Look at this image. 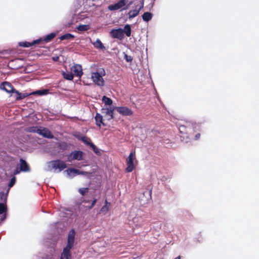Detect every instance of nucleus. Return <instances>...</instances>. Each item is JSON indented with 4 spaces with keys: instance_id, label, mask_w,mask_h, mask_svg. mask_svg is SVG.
Here are the masks:
<instances>
[{
    "instance_id": "nucleus-22",
    "label": "nucleus",
    "mask_w": 259,
    "mask_h": 259,
    "mask_svg": "<svg viewBox=\"0 0 259 259\" xmlns=\"http://www.w3.org/2000/svg\"><path fill=\"white\" fill-rule=\"evenodd\" d=\"M137 7L138 6L136 7V8L135 10L129 11L128 13L129 19H132L139 14L140 11L141 10L137 8Z\"/></svg>"
},
{
    "instance_id": "nucleus-18",
    "label": "nucleus",
    "mask_w": 259,
    "mask_h": 259,
    "mask_svg": "<svg viewBox=\"0 0 259 259\" xmlns=\"http://www.w3.org/2000/svg\"><path fill=\"white\" fill-rule=\"evenodd\" d=\"M95 120L96 121V124L97 126L100 127L101 125L106 126V124L104 122L103 116L99 113H96L95 116Z\"/></svg>"
},
{
    "instance_id": "nucleus-55",
    "label": "nucleus",
    "mask_w": 259,
    "mask_h": 259,
    "mask_svg": "<svg viewBox=\"0 0 259 259\" xmlns=\"http://www.w3.org/2000/svg\"><path fill=\"white\" fill-rule=\"evenodd\" d=\"M25 72H26V73H29V72H31V71H27V68H25Z\"/></svg>"
},
{
    "instance_id": "nucleus-21",
    "label": "nucleus",
    "mask_w": 259,
    "mask_h": 259,
    "mask_svg": "<svg viewBox=\"0 0 259 259\" xmlns=\"http://www.w3.org/2000/svg\"><path fill=\"white\" fill-rule=\"evenodd\" d=\"M94 47L99 50H105L106 48L100 39L97 38L96 40L92 43Z\"/></svg>"
},
{
    "instance_id": "nucleus-23",
    "label": "nucleus",
    "mask_w": 259,
    "mask_h": 259,
    "mask_svg": "<svg viewBox=\"0 0 259 259\" xmlns=\"http://www.w3.org/2000/svg\"><path fill=\"white\" fill-rule=\"evenodd\" d=\"M142 19L144 21L148 22L150 21L153 17V14L151 12H144V14L142 16Z\"/></svg>"
},
{
    "instance_id": "nucleus-16",
    "label": "nucleus",
    "mask_w": 259,
    "mask_h": 259,
    "mask_svg": "<svg viewBox=\"0 0 259 259\" xmlns=\"http://www.w3.org/2000/svg\"><path fill=\"white\" fill-rule=\"evenodd\" d=\"M50 90L47 89H41L39 90H35L31 93H29L30 96L36 95L37 96H43L47 95L49 94Z\"/></svg>"
},
{
    "instance_id": "nucleus-14",
    "label": "nucleus",
    "mask_w": 259,
    "mask_h": 259,
    "mask_svg": "<svg viewBox=\"0 0 259 259\" xmlns=\"http://www.w3.org/2000/svg\"><path fill=\"white\" fill-rule=\"evenodd\" d=\"M116 110L123 116H130L133 114V111L126 106L116 107Z\"/></svg>"
},
{
    "instance_id": "nucleus-3",
    "label": "nucleus",
    "mask_w": 259,
    "mask_h": 259,
    "mask_svg": "<svg viewBox=\"0 0 259 259\" xmlns=\"http://www.w3.org/2000/svg\"><path fill=\"white\" fill-rule=\"evenodd\" d=\"M47 164L48 166L47 171H51L53 169L54 172L57 170H58L57 172H61L67 167L66 163L59 159L48 161Z\"/></svg>"
},
{
    "instance_id": "nucleus-26",
    "label": "nucleus",
    "mask_w": 259,
    "mask_h": 259,
    "mask_svg": "<svg viewBox=\"0 0 259 259\" xmlns=\"http://www.w3.org/2000/svg\"><path fill=\"white\" fill-rule=\"evenodd\" d=\"M102 101L105 104V106H109V107L112 106L113 101L111 98L104 96L102 98Z\"/></svg>"
},
{
    "instance_id": "nucleus-12",
    "label": "nucleus",
    "mask_w": 259,
    "mask_h": 259,
    "mask_svg": "<svg viewBox=\"0 0 259 259\" xmlns=\"http://www.w3.org/2000/svg\"><path fill=\"white\" fill-rule=\"evenodd\" d=\"M44 138L52 139L54 136L49 130L45 127H39L38 134Z\"/></svg>"
},
{
    "instance_id": "nucleus-43",
    "label": "nucleus",
    "mask_w": 259,
    "mask_h": 259,
    "mask_svg": "<svg viewBox=\"0 0 259 259\" xmlns=\"http://www.w3.org/2000/svg\"><path fill=\"white\" fill-rule=\"evenodd\" d=\"M75 137L78 139V140H80L81 141V139L84 136H83L82 134H81L80 133H78V134H76L74 135Z\"/></svg>"
},
{
    "instance_id": "nucleus-45",
    "label": "nucleus",
    "mask_w": 259,
    "mask_h": 259,
    "mask_svg": "<svg viewBox=\"0 0 259 259\" xmlns=\"http://www.w3.org/2000/svg\"><path fill=\"white\" fill-rule=\"evenodd\" d=\"M132 4V2H130L129 3H127L122 10H120V11H122L123 10H126L128 9L130 6Z\"/></svg>"
},
{
    "instance_id": "nucleus-6",
    "label": "nucleus",
    "mask_w": 259,
    "mask_h": 259,
    "mask_svg": "<svg viewBox=\"0 0 259 259\" xmlns=\"http://www.w3.org/2000/svg\"><path fill=\"white\" fill-rule=\"evenodd\" d=\"M128 0H119L117 3L110 5L108 7V9L110 11H116L118 10H122L127 3Z\"/></svg>"
},
{
    "instance_id": "nucleus-25",
    "label": "nucleus",
    "mask_w": 259,
    "mask_h": 259,
    "mask_svg": "<svg viewBox=\"0 0 259 259\" xmlns=\"http://www.w3.org/2000/svg\"><path fill=\"white\" fill-rule=\"evenodd\" d=\"M74 37H75V36L73 34L70 33H66L63 35H61L59 37V38L61 40H65V39L68 40V39H73Z\"/></svg>"
},
{
    "instance_id": "nucleus-33",
    "label": "nucleus",
    "mask_w": 259,
    "mask_h": 259,
    "mask_svg": "<svg viewBox=\"0 0 259 259\" xmlns=\"http://www.w3.org/2000/svg\"><path fill=\"white\" fill-rule=\"evenodd\" d=\"M81 141L85 145L89 146H90V145L93 143L92 141H91V139L90 138H88L86 136H84L82 139Z\"/></svg>"
},
{
    "instance_id": "nucleus-1",
    "label": "nucleus",
    "mask_w": 259,
    "mask_h": 259,
    "mask_svg": "<svg viewBox=\"0 0 259 259\" xmlns=\"http://www.w3.org/2000/svg\"><path fill=\"white\" fill-rule=\"evenodd\" d=\"M76 232L74 229H71L68 234L67 243L61 252L60 259H71V249L73 248Z\"/></svg>"
},
{
    "instance_id": "nucleus-51",
    "label": "nucleus",
    "mask_w": 259,
    "mask_h": 259,
    "mask_svg": "<svg viewBox=\"0 0 259 259\" xmlns=\"http://www.w3.org/2000/svg\"><path fill=\"white\" fill-rule=\"evenodd\" d=\"M97 201V199L96 198H94L91 203L92 206H94L95 205V204L96 203Z\"/></svg>"
},
{
    "instance_id": "nucleus-9",
    "label": "nucleus",
    "mask_w": 259,
    "mask_h": 259,
    "mask_svg": "<svg viewBox=\"0 0 259 259\" xmlns=\"http://www.w3.org/2000/svg\"><path fill=\"white\" fill-rule=\"evenodd\" d=\"M152 189L144 192L139 197L141 204H145L151 200Z\"/></svg>"
},
{
    "instance_id": "nucleus-44",
    "label": "nucleus",
    "mask_w": 259,
    "mask_h": 259,
    "mask_svg": "<svg viewBox=\"0 0 259 259\" xmlns=\"http://www.w3.org/2000/svg\"><path fill=\"white\" fill-rule=\"evenodd\" d=\"M98 72L99 73V75H101L102 77L106 75L105 71L103 68H101L100 71Z\"/></svg>"
},
{
    "instance_id": "nucleus-50",
    "label": "nucleus",
    "mask_w": 259,
    "mask_h": 259,
    "mask_svg": "<svg viewBox=\"0 0 259 259\" xmlns=\"http://www.w3.org/2000/svg\"><path fill=\"white\" fill-rule=\"evenodd\" d=\"M59 59V56H55L52 57V60L54 61H58Z\"/></svg>"
},
{
    "instance_id": "nucleus-42",
    "label": "nucleus",
    "mask_w": 259,
    "mask_h": 259,
    "mask_svg": "<svg viewBox=\"0 0 259 259\" xmlns=\"http://www.w3.org/2000/svg\"><path fill=\"white\" fill-rule=\"evenodd\" d=\"M80 175H83L84 176H85L87 177H89L91 175V173L88 171H81L80 170Z\"/></svg>"
},
{
    "instance_id": "nucleus-24",
    "label": "nucleus",
    "mask_w": 259,
    "mask_h": 259,
    "mask_svg": "<svg viewBox=\"0 0 259 259\" xmlns=\"http://www.w3.org/2000/svg\"><path fill=\"white\" fill-rule=\"evenodd\" d=\"M17 181L16 177L14 176L10 175V181L8 185L7 190L10 191V189L16 184Z\"/></svg>"
},
{
    "instance_id": "nucleus-41",
    "label": "nucleus",
    "mask_w": 259,
    "mask_h": 259,
    "mask_svg": "<svg viewBox=\"0 0 259 259\" xmlns=\"http://www.w3.org/2000/svg\"><path fill=\"white\" fill-rule=\"evenodd\" d=\"M1 215H2L0 218V225H1L2 223L6 220L8 213H2Z\"/></svg>"
},
{
    "instance_id": "nucleus-48",
    "label": "nucleus",
    "mask_w": 259,
    "mask_h": 259,
    "mask_svg": "<svg viewBox=\"0 0 259 259\" xmlns=\"http://www.w3.org/2000/svg\"><path fill=\"white\" fill-rule=\"evenodd\" d=\"M140 3L141 4V5L139 7V9L141 10L143 7H144V0H141L140 1Z\"/></svg>"
},
{
    "instance_id": "nucleus-7",
    "label": "nucleus",
    "mask_w": 259,
    "mask_h": 259,
    "mask_svg": "<svg viewBox=\"0 0 259 259\" xmlns=\"http://www.w3.org/2000/svg\"><path fill=\"white\" fill-rule=\"evenodd\" d=\"M135 158V154L134 152H131L126 159V167L125 170L127 172H132L135 167L134 161Z\"/></svg>"
},
{
    "instance_id": "nucleus-49",
    "label": "nucleus",
    "mask_w": 259,
    "mask_h": 259,
    "mask_svg": "<svg viewBox=\"0 0 259 259\" xmlns=\"http://www.w3.org/2000/svg\"><path fill=\"white\" fill-rule=\"evenodd\" d=\"M107 109V108H105V107H103L101 109V113L102 114H105V113H106V110Z\"/></svg>"
},
{
    "instance_id": "nucleus-47",
    "label": "nucleus",
    "mask_w": 259,
    "mask_h": 259,
    "mask_svg": "<svg viewBox=\"0 0 259 259\" xmlns=\"http://www.w3.org/2000/svg\"><path fill=\"white\" fill-rule=\"evenodd\" d=\"M107 204H109L107 200L105 201V204L102 207L101 210H103L104 209H106L107 210L108 209V207L107 206Z\"/></svg>"
},
{
    "instance_id": "nucleus-20",
    "label": "nucleus",
    "mask_w": 259,
    "mask_h": 259,
    "mask_svg": "<svg viewBox=\"0 0 259 259\" xmlns=\"http://www.w3.org/2000/svg\"><path fill=\"white\" fill-rule=\"evenodd\" d=\"M57 34V32H52L43 37L45 42H49L51 41Z\"/></svg>"
},
{
    "instance_id": "nucleus-2",
    "label": "nucleus",
    "mask_w": 259,
    "mask_h": 259,
    "mask_svg": "<svg viewBox=\"0 0 259 259\" xmlns=\"http://www.w3.org/2000/svg\"><path fill=\"white\" fill-rule=\"evenodd\" d=\"M109 34L110 36L113 38L122 40L123 39L124 35H126L127 37L131 36V25L128 24H126L124 25L123 28H113L110 30Z\"/></svg>"
},
{
    "instance_id": "nucleus-10",
    "label": "nucleus",
    "mask_w": 259,
    "mask_h": 259,
    "mask_svg": "<svg viewBox=\"0 0 259 259\" xmlns=\"http://www.w3.org/2000/svg\"><path fill=\"white\" fill-rule=\"evenodd\" d=\"M22 172H28L31 170L30 166L26 160L22 158H20L19 163L17 164Z\"/></svg>"
},
{
    "instance_id": "nucleus-54",
    "label": "nucleus",
    "mask_w": 259,
    "mask_h": 259,
    "mask_svg": "<svg viewBox=\"0 0 259 259\" xmlns=\"http://www.w3.org/2000/svg\"><path fill=\"white\" fill-rule=\"evenodd\" d=\"M93 207H94V206H92V204H91L90 206H89L88 207V208L89 209H91Z\"/></svg>"
},
{
    "instance_id": "nucleus-35",
    "label": "nucleus",
    "mask_w": 259,
    "mask_h": 259,
    "mask_svg": "<svg viewBox=\"0 0 259 259\" xmlns=\"http://www.w3.org/2000/svg\"><path fill=\"white\" fill-rule=\"evenodd\" d=\"M18 45L20 47L24 48H29L32 46V45L31 44L30 42H28L27 41H20L18 43Z\"/></svg>"
},
{
    "instance_id": "nucleus-30",
    "label": "nucleus",
    "mask_w": 259,
    "mask_h": 259,
    "mask_svg": "<svg viewBox=\"0 0 259 259\" xmlns=\"http://www.w3.org/2000/svg\"><path fill=\"white\" fill-rule=\"evenodd\" d=\"M8 210L7 204L0 203V214L4 213H8Z\"/></svg>"
},
{
    "instance_id": "nucleus-39",
    "label": "nucleus",
    "mask_w": 259,
    "mask_h": 259,
    "mask_svg": "<svg viewBox=\"0 0 259 259\" xmlns=\"http://www.w3.org/2000/svg\"><path fill=\"white\" fill-rule=\"evenodd\" d=\"M124 54V59L127 62H131L133 60V57L131 56H129L125 54V53H123Z\"/></svg>"
},
{
    "instance_id": "nucleus-19",
    "label": "nucleus",
    "mask_w": 259,
    "mask_h": 259,
    "mask_svg": "<svg viewBox=\"0 0 259 259\" xmlns=\"http://www.w3.org/2000/svg\"><path fill=\"white\" fill-rule=\"evenodd\" d=\"M9 191L6 190V191L4 192V191L0 192V203H5L7 204L8 196L9 194Z\"/></svg>"
},
{
    "instance_id": "nucleus-8",
    "label": "nucleus",
    "mask_w": 259,
    "mask_h": 259,
    "mask_svg": "<svg viewBox=\"0 0 259 259\" xmlns=\"http://www.w3.org/2000/svg\"><path fill=\"white\" fill-rule=\"evenodd\" d=\"M91 78L93 81L97 85L100 87H103L104 85V80L103 77L99 75V73L98 71L94 72L92 73Z\"/></svg>"
},
{
    "instance_id": "nucleus-31",
    "label": "nucleus",
    "mask_w": 259,
    "mask_h": 259,
    "mask_svg": "<svg viewBox=\"0 0 259 259\" xmlns=\"http://www.w3.org/2000/svg\"><path fill=\"white\" fill-rule=\"evenodd\" d=\"M39 130V127L38 126H30L27 128V132L32 133H37L38 134V132Z\"/></svg>"
},
{
    "instance_id": "nucleus-28",
    "label": "nucleus",
    "mask_w": 259,
    "mask_h": 259,
    "mask_svg": "<svg viewBox=\"0 0 259 259\" xmlns=\"http://www.w3.org/2000/svg\"><path fill=\"white\" fill-rule=\"evenodd\" d=\"M62 75L64 79L68 80H72L73 79V74L71 71L70 72L63 71Z\"/></svg>"
},
{
    "instance_id": "nucleus-56",
    "label": "nucleus",
    "mask_w": 259,
    "mask_h": 259,
    "mask_svg": "<svg viewBox=\"0 0 259 259\" xmlns=\"http://www.w3.org/2000/svg\"><path fill=\"white\" fill-rule=\"evenodd\" d=\"M174 259H181V256L179 255V256L175 257Z\"/></svg>"
},
{
    "instance_id": "nucleus-13",
    "label": "nucleus",
    "mask_w": 259,
    "mask_h": 259,
    "mask_svg": "<svg viewBox=\"0 0 259 259\" xmlns=\"http://www.w3.org/2000/svg\"><path fill=\"white\" fill-rule=\"evenodd\" d=\"M21 60L22 59L20 58L12 60L9 62L8 66L12 69H19L22 67V65L19 64V61Z\"/></svg>"
},
{
    "instance_id": "nucleus-40",
    "label": "nucleus",
    "mask_w": 259,
    "mask_h": 259,
    "mask_svg": "<svg viewBox=\"0 0 259 259\" xmlns=\"http://www.w3.org/2000/svg\"><path fill=\"white\" fill-rule=\"evenodd\" d=\"M21 171V169L20 168V167L17 165L16 168L13 171L12 174L11 175L15 176L17 175H18L20 174Z\"/></svg>"
},
{
    "instance_id": "nucleus-46",
    "label": "nucleus",
    "mask_w": 259,
    "mask_h": 259,
    "mask_svg": "<svg viewBox=\"0 0 259 259\" xmlns=\"http://www.w3.org/2000/svg\"><path fill=\"white\" fill-rule=\"evenodd\" d=\"M72 24H73L72 22H71V21L68 22L64 24V27L66 28H69L72 25Z\"/></svg>"
},
{
    "instance_id": "nucleus-37",
    "label": "nucleus",
    "mask_w": 259,
    "mask_h": 259,
    "mask_svg": "<svg viewBox=\"0 0 259 259\" xmlns=\"http://www.w3.org/2000/svg\"><path fill=\"white\" fill-rule=\"evenodd\" d=\"M78 191L81 195L84 196L86 194L88 193L89 188L88 187L80 188L78 189Z\"/></svg>"
},
{
    "instance_id": "nucleus-36",
    "label": "nucleus",
    "mask_w": 259,
    "mask_h": 259,
    "mask_svg": "<svg viewBox=\"0 0 259 259\" xmlns=\"http://www.w3.org/2000/svg\"><path fill=\"white\" fill-rule=\"evenodd\" d=\"M93 151L98 155H101V152L98 148L93 143L90 146Z\"/></svg>"
},
{
    "instance_id": "nucleus-32",
    "label": "nucleus",
    "mask_w": 259,
    "mask_h": 259,
    "mask_svg": "<svg viewBox=\"0 0 259 259\" xmlns=\"http://www.w3.org/2000/svg\"><path fill=\"white\" fill-rule=\"evenodd\" d=\"M58 147L61 150H66L68 148V145L65 142H60L58 143Z\"/></svg>"
},
{
    "instance_id": "nucleus-4",
    "label": "nucleus",
    "mask_w": 259,
    "mask_h": 259,
    "mask_svg": "<svg viewBox=\"0 0 259 259\" xmlns=\"http://www.w3.org/2000/svg\"><path fill=\"white\" fill-rule=\"evenodd\" d=\"M6 83L8 85L9 88H10V91H8L6 90V92L10 94V96H13L16 100L20 101L30 96L29 93H20L19 91L15 89L11 83Z\"/></svg>"
},
{
    "instance_id": "nucleus-53",
    "label": "nucleus",
    "mask_w": 259,
    "mask_h": 259,
    "mask_svg": "<svg viewBox=\"0 0 259 259\" xmlns=\"http://www.w3.org/2000/svg\"><path fill=\"white\" fill-rule=\"evenodd\" d=\"M77 216H78V214L76 213H73L72 214V218L77 217Z\"/></svg>"
},
{
    "instance_id": "nucleus-52",
    "label": "nucleus",
    "mask_w": 259,
    "mask_h": 259,
    "mask_svg": "<svg viewBox=\"0 0 259 259\" xmlns=\"http://www.w3.org/2000/svg\"><path fill=\"white\" fill-rule=\"evenodd\" d=\"M200 134H197L195 136V140H198L199 138H200Z\"/></svg>"
},
{
    "instance_id": "nucleus-11",
    "label": "nucleus",
    "mask_w": 259,
    "mask_h": 259,
    "mask_svg": "<svg viewBox=\"0 0 259 259\" xmlns=\"http://www.w3.org/2000/svg\"><path fill=\"white\" fill-rule=\"evenodd\" d=\"M71 71L73 75L76 77H80L82 74V66L80 64H75L71 68Z\"/></svg>"
},
{
    "instance_id": "nucleus-34",
    "label": "nucleus",
    "mask_w": 259,
    "mask_h": 259,
    "mask_svg": "<svg viewBox=\"0 0 259 259\" xmlns=\"http://www.w3.org/2000/svg\"><path fill=\"white\" fill-rule=\"evenodd\" d=\"M6 83H10L8 81H4L2 82L0 84V89L3 90L6 92V90L7 91H10V88H9L8 85Z\"/></svg>"
},
{
    "instance_id": "nucleus-17",
    "label": "nucleus",
    "mask_w": 259,
    "mask_h": 259,
    "mask_svg": "<svg viewBox=\"0 0 259 259\" xmlns=\"http://www.w3.org/2000/svg\"><path fill=\"white\" fill-rule=\"evenodd\" d=\"M116 110V106H110L107 107V109L106 111V113L104 114V116L106 118V116L108 117L106 119L108 121L114 118V111Z\"/></svg>"
},
{
    "instance_id": "nucleus-5",
    "label": "nucleus",
    "mask_w": 259,
    "mask_h": 259,
    "mask_svg": "<svg viewBox=\"0 0 259 259\" xmlns=\"http://www.w3.org/2000/svg\"><path fill=\"white\" fill-rule=\"evenodd\" d=\"M85 153L81 150H74L70 153L67 156V160L68 162H72L73 160H82L84 159Z\"/></svg>"
},
{
    "instance_id": "nucleus-29",
    "label": "nucleus",
    "mask_w": 259,
    "mask_h": 259,
    "mask_svg": "<svg viewBox=\"0 0 259 259\" xmlns=\"http://www.w3.org/2000/svg\"><path fill=\"white\" fill-rule=\"evenodd\" d=\"M76 28L79 31H85L90 29V26L87 24H80L77 26Z\"/></svg>"
},
{
    "instance_id": "nucleus-38",
    "label": "nucleus",
    "mask_w": 259,
    "mask_h": 259,
    "mask_svg": "<svg viewBox=\"0 0 259 259\" xmlns=\"http://www.w3.org/2000/svg\"><path fill=\"white\" fill-rule=\"evenodd\" d=\"M43 42H44L43 38L40 37L38 39L33 40L32 42H31V44L32 45V46H35L36 45L40 44Z\"/></svg>"
},
{
    "instance_id": "nucleus-15",
    "label": "nucleus",
    "mask_w": 259,
    "mask_h": 259,
    "mask_svg": "<svg viewBox=\"0 0 259 259\" xmlns=\"http://www.w3.org/2000/svg\"><path fill=\"white\" fill-rule=\"evenodd\" d=\"M69 178L72 179L76 176L80 175V170L74 167H70L65 170Z\"/></svg>"
},
{
    "instance_id": "nucleus-27",
    "label": "nucleus",
    "mask_w": 259,
    "mask_h": 259,
    "mask_svg": "<svg viewBox=\"0 0 259 259\" xmlns=\"http://www.w3.org/2000/svg\"><path fill=\"white\" fill-rule=\"evenodd\" d=\"M178 129L180 133L184 134H187V133L191 130L190 127H187L184 125H180Z\"/></svg>"
}]
</instances>
